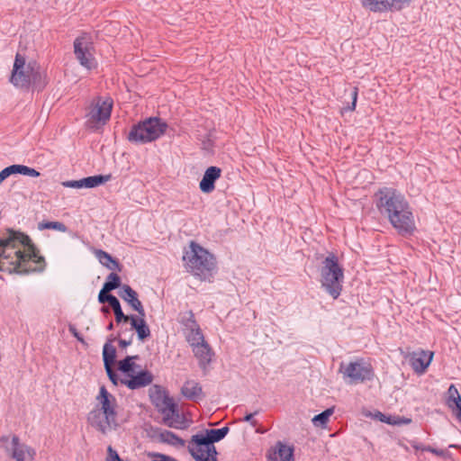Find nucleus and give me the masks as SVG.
Returning a JSON list of instances; mask_svg holds the SVG:
<instances>
[{
    "instance_id": "nucleus-1",
    "label": "nucleus",
    "mask_w": 461,
    "mask_h": 461,
    "mask_svg": "<svg viewBox=\"0 0 461 461\" xmlns=\"http://www.w3.org/2000/svg\"><path fill=\"white\" fill-rule=\"evenodd\" d=\"M43 264L44 258L27 235L8 230L0 240V271L28 274L41 271Z\"/></svg>"
},
{
    "instance_id": "nucleus-2",
    "label": "nucleus",
    "mask_w": 461,
    "mask_h": 461,
    "mask_svg": "<svg viewBox=\"0 0 461 461\" xmlns=\"http://www.w3.org/2000/svg\"><path fill=\"white\" fill-rule=\"evenodd\" d=\"M375 203L400 234H411L415 230L411 207L402 193L392 187L381 188L375 194Z\"/></svg>"
},
{
    "instance_id": "nucleus-3",
    "label": "nucleus",
    "mask_w": 461,
    "mask_h": 461,
    "mask_svg": "<svg viewBox=\"0 0 461 461\" xmlns=\"http://www.w3.org/2000/svg\"><path fill=\"white\" fill-rule=\"evenodd\" d=\"M97 408L88 414V421L97 430L106 434L117 426V401L103 385L95 398Z\"/></svg>"
},
{
    "instance_id": "nucleus-4",
    "label": "nucleus",
    "mask_w": 461,
    "mask_h": 461,
    "mask_svg": "<svg viewBox=\"0 0 461 461\" xmlns=\"http://www.w3.org/2000/svg\"><path fill=\"white\" fill-rule=\"evenodd\" d=\"M149 398L157 410L163 415L167 426L174 429H185V420L179 414L174 399L160 385L154 384L149 388Z\"/></svg>"
},
{
    "instance_id": "nucleus-5",
    "label": "nucleus",
    "mask_w": 461,
    "mask_h": 461,
    "mask_svg": "<svg viewBox=\"0 0 461 461\" xmlns=\"http://www.w3.org/2000/svg\"><path fill=\"white\" fill-rule=\"evenodd\" d=\"M183 260L186 270L200 277H205L215 267L214 257L194 241L185 249Z\"/></svg>"
},
{
    "instance_id": "nucleus-6",
    "label": "nucleus",
    "mask_w": 461,
    "mask_h": 461,
    "mask_svg": "<svg viewBox=\"0 0 461 461\" xmlns=\"http://www.w3.org/2000/svg\"><path fill=\"white\" fill-rule=\"evenodd\" d=\"M320 273L321 287L333 299H337L342 291L344 271L336 255L330 253L323 259Z\"/></svg>"
},
{
    "instance_id": "nucleus-7",
    "label": "nucleus",
    "mask_w": 461,
    "mask_h": 461,
    "mask_svg": "<svg viewBox=\"0 0 461 461\" xmlns=\"http://www.w3.org/2000/svg\"><path fill=\"white\" fill-rule=\"evenodd\" d=\"M167 123L160 118L150 117L133 125L128 140L136 144H144L158 139L167 130Z\"/></svg>"
},
{
    "instance_id": "nucleus-8",
    "label": "nucleus",
    "mask_w": 461,
    "mask_h": 461,
    "mask_svg": "<svg viewBox=\"0 0 461 461\" xmlns=\"http://www.w3.org/2000/svg\"><path fill=\"white\" fill-rule=\"evenodd\" d=\"M41 79V73L36 63H26L25 59L17 54L10 78L11 83L20 88H28L31 85L41 88L38 84Z\"/></svg>"
},
{
    "instance_id": "nucleus-9",
    "label": "nucleus",
    "mask_w": 461,
    "mask_h": 461,
    "mask_svg": "<svg viewBox=\"0 0 461 461\" xmlns=\"http://www.w3.org/2000/svg\"><path fill=\"white\" fill-rule=\"evenodd\" d=\"M339 372L347 384H357L370 381L375 373L372 365L364 358H357L348 364L340 363Z\"/></svg>"
},
{
    "instance_id": "nucleus-10",
    "label": "nucleus",
    "mask_w": 461,
    "mask_h": 461,
    "mask_svg": "<svg viewBox=\"0 0 461 461\" xmlns=\"http://www.w3.org/2000/svg\"><path fill=\"white\" fill-rule=\"evenodd\" d=\"M113 101L111 97L94 98L86 114V126L92 130H98L110 120Z\"/></svg>"
},
{
    "instance_id": "nucleus-11",
    "label": "nucleus",
    "mask_w": 461,
    "mask_h": 461,
    "mask_svg": "<svg viewBox=\"0 0 461 461\" xmlns=\"http://www.w3.org/2000/svg\"><path fill=\"white\" fill-rule=\"evenodd\" d=\"M188 450L195 461H217V451L214 445L211 444L201 432L193 435Z\"/></svg>"
},
{
    "instance_id": "nucleus-12",
    "label": "nucleus",
    "mask_w": 461,
    "mask_h": 461,
    "mask_svg": "<svg viewBox=\"0 0 461 461\" xmlns=\"http://www.w3.org/2000/svg\"><path fill=\"white\" fill-rule=\"evenodd\" d=\"M74 53L80 65L85 68L91 70L96 67V61L94 58L93 41L87 33H83L76 38L74 41Z\"/></svg>"
},
{
    "instance_id": "nucleus-13",
    "label": "nucleus",
    "mask_w": 461,
    "mask_h": 461,
    "mask_svg": "<svg viewBox=\"0 0 461 461\" xmlns=\"http://www.w3.org/2000/svg\"><path fill=\"white\" fill-rule=\"evenodd\" d=\"M411 0H362V5L371 12L401 10Z\"/></svg>"
},
{
    "instance_id": "nucleus-14",
    "label": "nucleus",
    "mask_w": 461,
    "mask_h": 461,
    "mask_svg": "<svg viewBox=\"0 0 461 461\" xmlns=\"http://www.w3.org/2000/svg\"><path fill=\"white\" fill-rule=\"evenodd\" d=\"M433 357L431 351L419 350L408 354V359L411 366L417 374H423L429 366Z\"/></svg>"
},
{
    "instance_id": "nucleus-15",
    "label": "nucleus",
    "mask_w": 461,
    "mask_h": 461,
    "mask_svg": "<svg viewBox=\"0 0 461 461\" xmlns=\"http://www.w3.org/2000/svg\"><path fill=\"white\" fill-rule=\"evenodd\" d=\"M153 381V375L148 370L132 373L127 379L122 380V384L131 390H136L149 385Z\"/></svg>"
},
{
    "instance_id": "nucleus-16",
    "label": "nucleus",
    "mask_w": 461,
    "mask_h": 461,
    "mask_svg": "<svg viewBox=\"0 0 461 461\" xmlns=\"http://www.w3.org/2000/svg\"><path fill=\"white\" fill-rule=\"evenodd\" d=\"M11 450L12 457L16 461H32L36 455V451L32 447L21 443L17 436L12 438Z\"/></svg>"
},
{
    "instance_id": "nucleus-17",
    "label": "nucleus",
    "mask_w": 461,
    "mask_h": 461,
    "mask_svg": "<svg viewBox=\"0 0 461 461\" xmlns=\"http://www.w3.org/2000/svg\"><path fill=\"white\" fill-rule=\"evenodd\" d=\"M221 173V170L220 167L214 166L208 167L199 185L201 191L205 194L212 193L215 188L214 183L220 178Z\"/></svg>"
},
{
    "instance_id": "nucleus-18",
    "label": "nucleus",
    "mask_w": 461,
    "mask_h": 461,
    "mask_svg": "<svg viewBox=\"0 0 461 461\" xmlns=\"http://www.w3.org/2000/svg\"><path fill=\"white\" fill-rule=\"evenodd\" d=\"M120 297L127 302L130 306L135 310L140 315L145 316V311L141 302L138 299L137 293L127 285L122 286L119 293Z\"/></svg>"
},
{
    "instance_id": "nucleus-19",
    "label": "nucleus",
    "mask_w": 461,
    "mask_h": 461,
    "mask_svg": "<svg viewBox=\"0 0 461 461\" xmlns=\"http://www.w3.org/2000/svg\"><path fill=\"white\" fill-rule=\"evenodd\" d=\"M193 352L195 357L198 359L200 367L205 370L213 357L212 349L209 344L206 341L200 343V345L193 348Z\"/></svg>"
},
{
    "instance_id": "nucleus-20",
    "label": "nucleus",
    "mask_w": 461,
    "mask_h": 461,
    "mask_svg": "<svg viewBox=\"0 0 461 461\" xmlns=\"http://www.w3.org/2000/svg\"><path fill=\"white\" fill-rule=\"evenodd\" d=\"M269 461H294V449L278 441L272 453L268 455Z\"/></svg>"
},
{
    "instance_id": "nucleus-21",
    "label": "nucleus",
    "mask_w": 461,
    "mask_h": 461,
    "mask_svg": "<svg viewBox=\"0 0 461 461\" xmlns=\"http://www.w3.org/2000/svg\"><path fill=\"white\" fill-rule=\"evenodd\" d=\"M145 316L141 315H131L129 321L131 322V328L137 332L138 339L141 341L145 340L150 336V330L146 323L144 319Z\"/></svg>"
},
{
    "instance_id": "nucleus-22",
    "label": "nucleus",
    "mask_w": 461,
    "mask_h": 461,
    "mask_svg": "<svg viewBox=\"0 0 461 461\" xmlns=\"http://www.w3.org/2000/svg\"><path fill=\"white\" fill-rule=\"evenodd\" d=\"M182 394L190 400H195L202 394V387L196 381L187 380L181 388Z\"/></svg>"
},
{
    "instance_id": "nucleus-23",
    "label": "nucleus",
    "mask_w": 461,
    "mask_h": 461,
    "mask_svg": "<svg viewBox=\"0 0 461 461\" xmlns=\"http://www.w3.org/2000/svg\"><path fill=\"white\" fill-rule=\"evenodd\" d=\"M138 356H128L124 359L118 362V370L128 378L132 373H135L136 364L134 360L138 359Z\"/></svg>"
},
{
    "instance_id": "nucleus-24",
    "label": "nucleus",
    "mask_w": 461,
    "mask_h": 461,
    "mask_svg": "<svg viewBox=\"0 0 461 461\" xmlns=\"http://www.w3.org/2000/svg\"><path fill=\"white\" fill-rule=\"evenodd\" d=\"M229 432L228 427H222L221 429H204L201 431L203 436L211 443L214 444L225 438Z\"/></svg>"
},
{
    "instance_id": "nucleus-25",
    "label": "nucleus",
    "mask_w": 461,
    "mask_h": 461,
    "mask_svg": "<svg viewBox=\"0 0 461 461\" xmlns=\"http://www.w3.org/2000/svg\"><path fill=\"white\" fill-rule=\"evenodd\" d=\"M95 254V257L97 258V259L99 260V262L103 266L106 267L107 268H109L111 270H115L119 267L118 262L115 261L111 257V255H109L105 251L101 250V249H96Z\"/></svg>"
},
{
    "instance_id": "nucleus-26",
    "label": "nucleus",
    "mask_w": 461,
    "mask_h": 461,
    "mask_svg": "<svg viewBox=\"0 0 461 461\" xmlns=\"http://www.w3.org/2000/svg\"><path fill=\"white\" fill-rule=\"evenodd\" d=\"M116 357V348L111 344L106 342L103 348V359L104 367L113 366Z\"/></svg>"
},
{
    "instance_id": "nucleus-27",
    "label": "nucleus",
    "mask_w": 461,
    "mask_h": 461,
    "mask_svg": "<svg viewBox=\"0 0 461 461\" xmlns=\"http://www.w3.org/2000/svg\"><path fill=\"white\" fill-rule=\"evenodd\" d=\"M186 340L192 348L200 343L205 342L202 330L199 327L186 330Z\"/></svg>"
},
{
    "instance_id": "nucleus-28",
    "label": "nucleus",
    "mask_w": 461,
    "mask_h": 461,
    "mask_svg": "<svg viewBox=\"0 0 461 461\" xmlns=\"http://www.w3.org/2000/svg\"><path fill=\"white\" fill-rule=\"evenodd\" d=\"M111 179L110 175H97L83 178L85 188H94L101 185Z\"/></svg>"
},
{
    "instance_id": "nucleus-29",
    "label": "nucleus",
    "mask_w": 461,
    "mask_h": 461,
    "mask_svg": "<svg viewBox=\"0 0 461 461\" xmlns=\"http://www.w3.org/2000/svg\"><path fill=\"white\" fill-rule=\"evenodd\" d=\"M109 305L111 306V308L113 309V311L114 312L115 321L117 322H121V321L128 322L129 321L131 315H125L122 312L120 302L117 298H115V300H113V302H110Z\"/></svg>"
},
{
    "instance_id": "nucleus-30",
    "label": "nucleus",
    "mask_w": 461,
    "mask_h": 461,
    "mask_svg": "<svg viewBox=\"0 0 461 461\" xmlns=\"http://www.w3.org/2000/svg\"><path fill=\"white\" fill-rule=\"evenodd\" d=\"M39 230H55L61 232H66L68 230L67 226L60 221H43L40 222L38 225Z\"/></svg>"
},
{
    "instance_id": "nucleus-31",
    "label": "nucleus",
    "mask_w": 461,
    "mask_h": 461,
    "mask_svg": "<svg viewBox=\"0 0 461 461\" xmlns=\"http://www.w3.org/2000/svg\"><path fill=\"white\" fill-rule=\"evenodd\" d=\"M181 323L184 325L185 330L199 327L191 311L183 313L181 316Z\"/></svg>"
},
{
    "instance_id": "nucleus-32",
    "label": "nucleus",
    "mask_w": 461,
    "mask_h": 461,
    "mask_svg": "<svg viewBox=\"0 0 461 461\" xmlns=\"http://www.w3.org/2000/svg\"><path fill=\"white\" fill-rule=\"evenodd\" d=\"M332 413H333V409H327L324 411H322L321 413L315 415L312 418V423L317 427L318 426L322 427V426L326 425V423L329 420V418L331 416Z\"/></svg>"
},
{
    "instance_id": "nucleus-33",
    "label": "nucleus",
    "mask_w": 461,
    "mask_h": 461,
    "mask_svg": "<svg viewBox=\"0 0 461 461\" xmlns=\"http://www.w3.org/2000/svg\"><path fill=\"white\" fill-rule=\"evenodd\" d=\"M121 285V279L119 276L115 273H111L106 282L104 284V290L106 291H113L116 288H118Z\"/></svg>"
},
{
    "instance_id": "nucleus-34",
    "label": "nucleus",
    "mask_w": 461,
    "mask_h": 461,
    "mask_svg": "<svg viewBox=\"0 0 461 461\" xmlns=\"http://www.w3.org/2000/svg\"><path fill=\"white\" fill-rule=\"evenodd\" d=\"M162 439L174 446H185V441L171 431H165L161 434Z\"/></svg>"
},
{
    "instance_id": "nucleus-35",
    "label": "nucleus",
    "mask_w": 461,
    "mask_h": 461,
    "mask_svg": "<svg viewBox=\"0 0 461 461\" xmlns=\"http://www.w3.org/2000/svg\"><path fill=\"white\" fill-rule=\"evenodd\" d=\"M447 405L456 415V419L461 421V396L454 400H447Z\"/></svg>"
},
{
    "instance_id": "nucleus-36",
    "label": "nucleus",
    "mask_w": 461,
    "mask_h": 461,
    "mask_svg": "<svg viewBox=\"0 0 461 461\" xmlns=\"http://www.w3.org/2000/svg\"><path fill=\"white\" fill-rule=\"evenodd\" d=\"M105 371L107 373L109 379L114 385H118L119 384H122V380L127 379L124 375L119 376L117 373L113 369V366L105 367Z\"/></svg>"
},
{
    "instance_id": "nucleus-37",
    "label": "nucleus",
    "mask_w": 461,
    "mask_h": 461,
    "mask_svg": "<svg viewBox=\"0 0 461 461\" xmlns=\"http://www.w3.org/2000/svg\"><path fill=\"white\" fill-rule=\"evenodd\" d=\"M110 291L104 290V287H103L98 294V301L100 303H108L110 304V302H113L115 300V296L109 294Z\"/></svg>"
},
{
    "instance_id": "nucleus-38",
    "label": "nucleus",
    "mask_w": 461,
    "mask_h": 461,
    "mask_svg": "<svg viewBox=\"0 0 461 461\" xmlns=\"http://www.w3.org/2000/svg\"><path fill=\"white\" fill-rule=\"evenodd\" d=\"M62 185L69 188H85L83 178L79 180H68L62 183Z\"/></svg>"
},
{
    "instance_id": "nucleus-39",
    "label": "nucleus",
    "mask_w": 461,
    "mask_h": 461,
    "mask_svg": "<svg viewBox=\"0 0 461 461\" xmlns=\"http://www.w3.org/2000/svg\"><path fill=\"white\" fill-rule=\"evenodd\" d=\"M105 461H123V460L120 457L117 451L114 450L111 446H109L107 447V456L105 458Z\"/></svg>"
},
{
    "instance_id": "nucleus-40",
    "label": "nucleus",
    "mask_w": 461,
    "mask_h": 461,
    "mask_svg": "<svg viewBox=\"0 0 461 461\" xmlns=\"http://www.w3.org/2000/svg\"><path fill=\"white\" fill-rule=\"evenodd\" d=\"M25 167L26 166H24V165H12V166L7 167V168L10 172V175H13V174L23 175V173L25 171Z\"/></svg>"
},
{
    "instance_id": "nucleus-41",
    "label": "nucleus",
    "mask_w": 461,
    "mask_h": 461,
    "mask_svg": "<svg viewBox=\"0 0 461 461\" xmlns=\"http://www.w3.org/2000/svg\"><path fill=\"white\" fill-rule=\"evenodd\" d=\"M259 411H256L252 413H248L243 419V421L249 422L252 427H256L258 425L257 420L254 419V416L257 415Z\"/></svg>"
},
{
    "instance_id": "nucleus-42",
    "label": "nucleus",
    "mask_w": 461,
    "mask_h": 461,
    "mask_svg": "<svg viewBox=\"0 0 461 461\" xmlns=\"http://www.w3.org/2000/svg\"><path fill=\"white\" fill-rule=\"evenodd\" d=\"M460 396L456 387L454 384H451L447 390V400H454Z\"/></svg>"
},
{
    "instance_id": "nucleus-43",
    "label": "nucleus",
    "mask_w": 461,
    "mask_h": 461,
    "mask_svg": "<svg viewBox=\"0 0 461 461\" xmlns=\"http://www.w3.org/2000/svg\"><path fill=\"white\" fill-rule=\"evenodd\" d=\"M23 176H32V177H37L40 176V173L35 170L34 168L32 167H25V171L23 173Z\"/></svg>"
},
{
    "instance_id": "nucleus-44",
    "label": "nucleus",
    "mask_w": 461,
    "mask_h": 461,
    "mask_svg": "<svg viewBox=\"0 0 461 461\" xmlns=\"http://www.w3.org/2000/svg\"><path fill=\"white\" fill-rule=\"evenodd\" d=\"M352 95V104L350 106V110H355L356 108V104H357V88H355L351 94Z\"/></svg>"
},
{
    "instance_id": "nucleus-45",
    "label": "nucleus",
    "mask_w": 461,
    "mask_h": 461,
    "mask_svg": "<svg viewBox=\"0 0 461 461\" xmlns=\"http://www.w3.org/2000/svg\"><path fill=\"white\" fill-rule=\"evenodd\" d=\"M69 331L73 334L74 337H76L79 341L83 342V339L79 336L78 332L77 331V329L73 326L69 327Z\"/></svg>"
},
{
    "instance_id": "nucleus-46",
    "label": "nucleus",
    "mask_w": 461,
    "mask_h": 461,
    "mask_svg": "<svg viewBox=\"0 0 461 461\" xmlns=\"http://www.w3.org/2000/svg\"><path fill=\"white\" fill-rule=\"evenodd\" d=\"M152 461H177L175 458H172L170 456L160 455L158 456V459L152 460Z\"/></svg>"
},
{
    "instance_id": "nucleus-47",
    "label": "nucleus",
    "mask_w": 461,
    "mask_h": 461,
    "mask_svg": "<svg viewBox=\"0 0 461 461\" xmlns=\"http://www.w3.org/2000/svg\"><path fill=\"white\" fill-rule=\"evenodd\" d=\"M131 344V340L119 339V346L125 348Z\"/></svg>"
},
{
    "instance_id": "nucleus-48",
    "label": "nucleus",
    "mask_w": 461,
    "mask_h": 461,
    "mask_svg": "<svg viewBox=\"0 0 461 461\" xmlns=\"http://www.w3.org/2000/svg\"><path fill=\"white\" fill-rule=\"evenodd\" d=\"M427 450H429V451H430V452H432V453H434L436 455H441L442 454V451H438V450L431 448V447H428Z\"/></svg>"
},
{
    "instance_id": "nucleus-49",
    "label": "nucleus",
    "mask_w": 461,
    "mask_h": 461,
    "mask_svg": "<svg viewBox=\"0 0 461 461\" xmlns=\"http://www.w3.org/2000/svg\"><path fill=\"white\" fill-rule=\"evenodd\" d=\"M266 431H267V429H262V428H258V429H256V432H257V433H259V434H264Z\"/></svg>"
},
{
    "instance_id": "nucleus-50",
    "label": "nucleus",
    "mask_w": 461,
    "mask_h": 461,
    "mask_svg": "<svg viewBox=\"0 0 461 461\" xmlns=\"http://www.w3.org/2000/svg\"><path fill=\"white\" fill-rule=\"evenodd\" d=\"M113 323H110V324L108 325V327H107V329H108V330H113Z\"/></svg>"
},
{
    "instance_id": "nucleus-51",
    "label": "nucleus",
    "mask_w": 461,
    "mask_h": 461,
    "mask_svg": "<svg viewBox=\"0 0 461 461\" xmlns=\"http://www.w3.org/2000/svg\"><path fill=\"white\" fill-rule=\"evenodd\" d=\"M380 415L383 417V418H381V419H380V420H381V421H385V420H384V418H385V417H384V415H383L382 413H380ZM386 422H388V421L386 420Z\"/></svg>"
},
{
    "instance_id": "nucleus-52",
    "label": "nucleus",
    "mask_w": 461,
    "mask_h": 461,
    "mask_svg": "<svg viewBox=\"0 0 461 461\" xmlns=\"http://www.w3.org/2000/svg\"><path fill=\"white\" fill-rule=\"evenodd\" d=\"M103 311H104V312H108V311H109V310H108V308H106V307H103Z\"/></svg>"
}]
</instances>
